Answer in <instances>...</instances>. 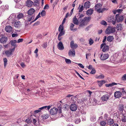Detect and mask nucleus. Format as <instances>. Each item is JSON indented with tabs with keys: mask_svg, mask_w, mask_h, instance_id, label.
<instances>
[{
	"mask_svg": "<svg viewBox=\"0 0 126 126\" xmlns=\"http://www.w3.org/2000/svg\"><path fill=\"white\" fill-rule=\"evenodd\" d=\"M116 31L115 27H112L110 26L108 27L106 29L105 33L106 34H110Z\"/></svg>",
	"mask_w": 126,
	"mask_h": 126,
	"instance_id": "obj_1",
	"label": "nucleus"
},
{
	"mask_svg": "<svg viewBox=\"0 0 126 126\" xmlns=\"http://www.w3.org/2000/svg\"><path fill=\"white\" fill-rule=\"evenodd\" d=\"M123 16L119 14H117L116 15V20L117 22H121L124 20Z\"/></svg>",
	"mask_w": 126,
	"mask_h": 126,
	"instance_id": "obj_2",
	"label": "nucleus"
},
{
	"mask_svg": "<svg viewBox=\"0 0 126 126\" xmlns=\"http://www.w3.org/2000/svg\"><path fill=\"white\" fill-rule=\"evenodd\" d=\"M108 19L110 22H111L113 25H115L116 22V16H115L114 15L111 16Z\"/></svg>",
	"mask_w": 126,
	"mask_h": 126,
	"instance_id": "obj_3",
	"label": "nucleus"
},
{
	"mask_svg": "<svg viewBox=\"0 0 126 126\" xmlns=\"http://www.w3.org/2000/svg\"><path fill=\"white\" fill-rule=\"evenodd\" d=\"M58 110L55 108H53L50 109V113L52 115H55L57 113Z\"/></svg>",
	"mask_w": 126,
	"mask_h": 126,
	"instance_id": "obj_4",
	"label": "nucleus"
},
{
	"mask_svg": "<svg viewBox=\"0 0 126 126\" xmlns=\"http://www.w3.org/2000/svg\"><path fill=\"white\" fill-rule=\"evenodd\" d=\"M70 109L71 111H75L77 109V106L75 104H72L70 105Z\"/></svg>",
	"mask_w": 126,
	"mask_h": 126,
	"instance_id": "obj_5",
	"label": "nucleus"
},
{
	"mask_svg": "<svg viewBox=\"0 0 126 126\" xmlns=\"http://www.w3.org/2000/svg\"><path fill=\"white\" fill-rule=\"evenodd\" d=\"M109 57V55L107 54H102L100 57L101 59L102 60H104L107 59Z\"/></svg>",
	"mask_w": 126,
	"mask_h": 126,
	"instance_id": "obj_6",
	"label": "nucleus"
},
{
	"mask_svg": "<svg viewBox=\"0 0 126 126\" xmlns=\"http://www.w3.org/2000/svg\"><path fill=\"white\" fill-rule=\"evenodd\" d=\"M109 95L108 94H107L103 95L101 97L102 100V101H106L109 99Z\"/></svg>",
	"mask_w": 126,
	"mask_h": 126,
	"instance_id": "obj_7",
	"label": "nucleus"
},
{
	"mask_svg": "<svg viewBox=\"0 0 126 126\" xmlns=\"http://www.w3.org/2000/svg\"><path fill=\"white\" fill-rule=\"evenodd\" d=\"M122 95V93L119 91H117L114 93V96L116 98L120 97Z\"/></svg>",
	"mask_w": 126,
	"mask_h": 126,
	"instance_id": "obj_8",
	"label": "nucleus"
},
{
	"mask_svg": "<svg viewBox=\"0 0 126 126\" xmlns=\"http://www.w3.org/2000/svg\"><path fill=\"white\" fill-rule=\"evenodd\" d=\"M58 49L61 50H63L64 48L62 42H60L57 45Z\"/></svg>",
	"mask_w": 126,
	"mask_h": 126,
	"instance_id": "obj_9",
	"label": "nucleus"
},
{
	"mask_svg": "<svg viewBox=\"0 0 126 126\" xmlns=\"http://www.w3.org/2000/svg\"><path fill=\"white\" fill-rule=\"evenodd\" d=\"M26 20L27 21L30 22L32 20H33L34 18V16L28 15L27 16Z\"/></svg>",
	"mask_w": 126,
	"mask_h": 126,
	"instance_id": "obj_10",
	"label": "nucleus"
},
{
	"mask_svg": "<svg viewBox=\"0 0 126 126\" xmlns=\"http://www.w3.org/2000/svg\"><path fill=\"white\" fill-rule=\"evenodd\" d=\"M35 12V10L33 8H31L30 9L28 12V15H34V14Z\"/></svg>",
	"mask_w": 126,
	"mask_h": 126,
	"instance_id": "obj_11",
	"label": "nucleus"
},
{
	"mask_svg": "<svg viewBox=\"0 0 126 126\" xmlns=\"http://www.w3.org/2000/svg\"><path fill=\"white\" fill-rule=\"evenodd\" d=\"M5 31L8 32H11L12 30V28L11 26H7L5 28Z\"/></svg>",
	"mask_w": 126,
	"mask_h": 126,
	"instance_id": "obj_12",
	"label": "nucleus"
},
{
	"mask_svg": "<svg viewBox=\"0 0 126 126\" xmlns=\"http://www.w3.org/2000/svg\"><path fill=\"white\" fill-rule=\"evenodd\" d=\"M75 52L74 49H73L70 50L68 53V54L69 56H74L75 55Z\"/></svg>",
	"mask_w": 126,
	"mask_h": 126,
	"instance_id": "obj_13",
	"label": "nucleus"
},
{
	"mask_svg": "<svg viewBox=\"0 0 126 126\" xmlns=\"http://www.w3.org/2000/svg\"><path fill=\"white\" fill-rule=\"evenodd\" d=\"M70 46L72 48H76L78 46L76 44H74V41H72L70 43Z\"/></svg>",
	"mask_w": 126,
	"mask_h": 126,
	"instance_id": "obj_14",
	"label": "nucleus"
},
{
	"mask_svg": "<svg viewBox=\"0 0 126 126\" xmlns=\"http://www.w3.org/2000/svg\"><path fill=\"white\" fill-rule=\"evenodd\" d=\"M7 38L6 37H1L0 40V42L2 43H4L7 41Z\"/></svg>",
	"mask_w": 126,
	"mask_h": 126,
	"instance_id": "obj_15",
	"label": "nucleus"
},
{
	"mask_svg": "<svg viewBox=\"0 0 126 126\" xmlns=\"http://www.w3.org/2000/svg\"><path fill=\"white\" fill-rule=\"evenodd\" d=\"M33 2L30 0H28L26 2V5L28 7H31L33 4Z\"/></svg>",
	"mask_w": 126,
	"mask_h": 126,
	"instance_id": "obj_16",
	"label": "nucleus"
},
{
	"mask_svg": "<svg viewBox=\"0 0 126 126\" xmlns=\"http://www.w3.org/2000/svg\"><path fill=\"white\" fill-rule=\"evenodd\" d=\"M117 84L120 85V84L119 83L117 84L115 82H112L111 83L107 84H105L106 87H112L114 85H116Z\"/></svg>",
	"mask_w": 126,
	"mask_h": 126,
	"instance_id": "obj_17",
	"label": "nucleus"
},
{
	"mask_svg": "<svg viewBox=\"0 0 126 126\" xmlns=\"http://www.w3.org/2000/svg\"><path fill=\"white\" fill-rule=\"evenodd\" d=\"M108 123H109L110 125L113 124L114 122V121L113 119H111L110 117L108 118V120L107 121Z\"/></svg>",
	"mask_w": 126,
	"mask_h": 126,
	"instance_id": "obj_18",
	"label": "nucleus"
},
{
	"mask_svg": "<svg viewBox=\"0 0 126 126\" xmlns=\"http://www.w3.org/2000/svg\"><path fill=\"white\" fill-rule=\"evenodd\" d=\"M106 10H107V9L105 8H104L102 9H101L100 8L98 9H97V10H96L99 13H103L104 11Z\"/></svg>",
	"mask_w": 126,
	"mask_h": 126,
	"instance_id": "obj_19",
	"label": "nucleus"
},
{
	"mask_svg": "<svg viewBox=\"0 0 126 126\" xmlns=\"http://www.w3.org/2000/svg\"><path fill=\"white\" fill-rule=\"evenodd\" d=\"M10 42L11 45L15 47L17 46L16 44V43L17 42L16 40H11Z\"/></svg>",
	"mask_w": 126,
	"mask_h": 126,
	"instance_id": "obj_20",
	"label": "nucleus"
},
{
	"mask_svg": "<svg viewBox=\"0 0 126 126\" xmlns=\"http://www.w3.org/2000/svg\"><path fill=\"white\" fill-rule=\"evenodd\" d=\"M96 118L95 115L92 114L91 116L90 120L94 122L96 120Z\"/></svg>",
	"mask_w": 126,
	"mask_h": 126,
	"instance_id": "obj_21",
	"label": "nucleus"
},
{
	"mask_svg": "<svg viewBox=\"0 0 126 126\" xmlns=\"http://www.w3.org/2000/svg\"><path fill=\"white\" fill-rule=\"evenodd\" d=\"M97 82L98 83V85L100 87L102 86L104 83H106L105 81L104 80H102L101 81H97Z\"/></svg>",
	"mask_w": 126,
	"mask_h": 126,
	"instance_id": "obj_22",
	"label": "nucleus"
},
{
	"mask_svg": "<svg viewBox=\"0 0 126 126\" xmlns=\"http://www.w3.org/2000/svg\"><path fill=\"white\" fill-rule=\"evenodd\" d=\"M73 21L74 24L76 25H78L79 24L78 20V19L75 16L73 19Z\"/></svg>",
	"mask_w": 126,
	"mask_h": 126,
	"instance_id": "obj_23",
	"label": "nucleus"
},
{
	"mask_svg": "<svg viewBox=\"0 0 126 126\" xmlns=\"http://www.w3.org/2000/svg\"><path fill=\"white\" fill-rule=\"evenodd\" d=\"M109 49V47L107 45H105L102 51L104 52H105L107 51H108Z\"/></svg>",
	"mask_w": 126,
	"mask_h": 126,
	"instance_id": "obj_24",
	"label": "nucleus"
},
{
	"mask_svg": "<svg viewBox=\"0 0 126 126\" xmlns=\"http://www.w3.org/2000/svg\"><path fill=\"white\" fill-rule=\"evenodd\" d=\"M93 102H93V104L92 103L91 101H90V104L89 105V106H91L92 105H93L94 106L97 103H96L97 101L96 99H93Z\"/></svg>",
	"mask_w": 126,
	"mask_h": 126,
	"instance_id": "obj_25",
	"label": "nucleus"
},
{
	"mask_svg": "<svg viewBox=\"0 0 126 126\" xmlns=\"http://www.w3.org/2000/svg\"><path fill=\"white\" fill-rule=\"evenodd\" d=\"M20 24V21H18L14 23V25L15 27L18 28Z\"/></svg>",
	"mask_w": 126,
	"mask_h": 126,
	"instance_id": "obj_26",
	"label": "nucleus"
},
{
	"mask_svg": "<svg viewBox=\"0 0 126 126\" xmlns=\"http://www.w3.org/2000/svg\"><path fill=\"white\" fill-rule=\"evenodd\" d=\"M93 12V9H89L87 10V15H91L92 14Z\"/></svg>",
	"mask_w": 126,
	"mask_h": 126,
	"instance_id": "obj_27",
	"label": "nucleus"
},
{
	"mask_svg": "<svg viewBox=\"0 0 126 126\" xmlns=\"http://www.w3.org/2000/svg\"><path fill=\"white\" fill-rule=\"evenodd\" d=\"M102 6V5L100 3H98L96 4L95 6V10L101 8Z\"/></svg>",
	"mask_w": 126,
	"mask_h": 126,
	"instance_id": "obj_28",
	"label": "nucleus"
},
{
	"mask_svg": "<svg viewBox=\"0 0 126 126\" xmlns=\"http://www.w3.org/2000/svg\"><path fill=\"white\" fill-rule=\"evenodd\" d=\"M113 39V36H108L107 38V40L109 42H111Z\"/></svg>",
	"mask_w": 126,
	"mask_h": 126,
	"instance_id": "obj_29",
	"label": "nucleus"
},
{
	"mask_svg": "<svg viewBox=\"0 0 126 126\" xmlns=\"http://www.w3.org/2000/svg\"><path fill=\"white\" fill-rule=\"evenodd\" d=\"M87 20V17H85L84 19L81 21L80 25L81 26H83L84 25L85 22Z\"/></svg>",
	"mask_w": 126,
	"mask_h": 126,
	"instance_id": "obj_30",
	"label": "nucleus"
},
{
	"mask_svg": "<svg viewBox=\"0 0 126 126\" xmlns=\"http://www.w3.org/2000/svg\"><path fill=\"white\" fill-rule=\"evenodd\" d=\"M74 25L73 23H71L70 24V29L72 31L73 30H76V29H74L73 27Z\"/></svg>",
	"mask_w": 126,
	"mask_h": 126,
	"instance_id": "obj_31",
	"label": "nucleus"
},
{
	"mask_svg": "<svg viewBox=\"0 0 126 126\" xmlns=\"http://www.w3.org/2000/svg\"><path fill=\"white\" fill-rule=\"evenodd\" d=\"M49 116V115L48 114H46L42 115V118L43 120H45L47 119Z\"/></svg>",
	"mask_w": 126,
	"mask_h": 126,
	"instance_id": "obj_32",
	"label": "nucleus"
},
{
	"mask_svg": "<svg viewBox=\"0 0 126 126\" xmlns=\"http://www.w3.org/2000/svg\"><path fill=\"white\" fill-rule=\"evenodd\" d=\"M12 51H6L5 52V53L6 55L8 56H10L12 54Z\"/></svg>",
	"mask_w": 126,
	"mask_h": 126,
	"instance_id": "obj_33",
	"label": "nucleus"
},
{
	"mask_svg": "<svg viewBox=\"0 0 126 126\" xmlns=\"http://www.w3.org/2000/svg\"><path fill=\"white\" fill-rule=\"evenodd\" d=\"M81 120L79 118H75V123L76 124H78L80 123Z\"/></svg>",
	"mask_w": 126,
	"mask_h": 126,
	"instance_id": "obj_34",
	"label": "nucleus"
},
{
	"mask_svg": "<svg viewBox=\"0 0 126 126\" xmlns=\"http://www.w3.org/2000/svg\"><path fill=\"white\" fill-rule=\"evenodd\" d=\"M23 14L22 13H19L17 16V18L19 19L23 17Z\"/></svg>",
	"mask_w": 126,
	"mask_h": 126,
	"instance_id": "obj_35",
	"label": "nucleus"
},
{
	"mask_svg": "<svg viewBox=\"0 0 126 126\" xmlns=\"http://www.w3.org/2000/svg\"><path fill=\"white\" fill-rule=\"evenodd\" d=\"M106 123L104 120H102L100 122V124L101 126H104L106 124Z\"/></svg>",
	"mask_w": 126,
	"mask_h": 126,
	"instance_id": "obj_36",
	"label": "nucleus"
},
{
	"mask_svg": "<svg viewBox=\"0 0 126 126\" xmlns=\"http://www.w3.org/2000/svg\"><path fill=\"white\" fill-rule=\"evenodd\" d=\"M59 32L63 31V25H60L59 28Z\"/></svg>",
	"mask_w": 126,
	"mask_h": 126,
	"instance_id": "obj_37",
	"label": "nucleus"
},
{
	"mask_svg": "<svg viewBox=\"0 0 126 126\" xmlns=\"http://www.w3.org/2000/svg\"><path fill=\"white\" fill-rule=\"evenodd\" d=\"M122 25L121 24H117L116 26V28L118 29V30H119V29L121 30V28Z\"/></svg>",
	"mask_w": 126,
	"mask_h": 126,
	"instance_id": "obj_38",
	"label": "nucleus"
},
{
	"mask_svg": "<svg viewBox=\"0 0 126 126\" xmlns=\"http://www.w3.org/2000/svg\"><path fill=\"white\" fill-rule=\"evenodd\" d=\"M124 106L123 105H121L120 106L119 108L120 111L122 112L124 109Z\"/></svg>",
	"mask_w": 126,
	"mask_h": 126,
	"instance_id": "obj_39",
	"label": "nucleus"
},
{
	"mask_svg": "<svg viewBox=\"0 0 126 126\" xmlns=\"http://www.w3.org/2000/svg\"><path fill=\"white\" fill-rule=\"evenodd\" d=\"M108 115L107 113H106L104 115V119L105 120V121H107L108 120Z\"/></svg>",
	"mask_w": 126,
	"mask_h": 126,
	"instance_id": "obj_40",
	"label": "nucleus"
},
{
	"mask_svg": "<svg viewBox=\"0 0 126 126\" xmlns=\"http://www.w3.org/2000/svg\"><path fill=\"white\" fill-rule=\"evenodd\" d=\"M46 14V12L44 10L42 11L41 13V16L42 17L45 16Z\"/></svg>",
	"mask_w": 126,
	"mask_h": 126,
	"instance_id": "obj_41",
	"label": "nucleus"
},
{
	"mask_svg": "<svg viewBox=\"0 0 126 126\" xmlns=\"http://www.w3.org/2000/svg\"><path fill=\"white\" fill-rule=\"evenodd\" d=\"M89 43L90 45H92L94 42V41L91 38H90L89 40Z\"/></svg>",
	"mask_w": 126,
	"mask_h": 126,
	"instance_id": "obj_42",
	"label": "nucleus"
},
{
	"mask_svg": "<svg viewBox=\"0 0 126 126\" xmlns=\"http://www.w3.org/2000/svg\"><path fill=\"white\" fill-rule=\"evenodd\" d=\"M104 77V76L103 74H101L97 76L96 78L99 79H103Z\"/></svg>",
	"mask_w": 126,
	"mask_h": 126,
	"instance_id": "obj_43",
	"label": "nucleus"
},
{
	"mask_svg": "<svg viewBox=\"0 0 126 126\" xmlns=\"http://www.w3.org/2000/svg\"><path fill=\"white\" fill-rule=\"evenodd\" d=\"M47 42H45L43 43L42 46L44 48H46L47 47Z\"/></svg>",
	"mask_w": 126,
	"mask_h": 126,
	"instance_id": "obj_44",
	"label": "nucleus"
},
{
	"mask_svg": "<svg viewBox=\"0 0 126 126\" xmlns=\"http://www.w3.org/2000/svg\"><path fill=\"white\" fill-rule=\"evenodd\" d=\"M77 98V97L76 96H74L73 95L71 98V99L74 102L75 101V100Z\"/></svg>",
	"mask_w": 126,
	"mask_h": 126,
	"instance_id": "obj_45",
	"label": "nucleus"
},
{
	"mask_svg": "<svg viewBox=\"0 0 126 126\" xmlns=\"http://www.w3.org/2000/svg\"><path fill=\"white\" fill-rule=\"evenodd\" d=\"M122 92V95L123 96H125L126 95V93L125 91L124 90V88H122L121 89Z\"/></svg>",
	"mask_w": 126,
	"mask_h": 126,
	"instance_id": "obj_46",
	"label": "nucleus"
},
{
	"mask_svg": "<svg viewBox=\"0 0 126 126\" xmlns=\"http://www.w3.org/2000/svg\"><path fill=\"white\" fill-rule=\"evenodd\" d=\"M65 62L67 64H70L71 63V61L69 59H68L65 58Z\"/></svg>",
	"mask_w": 126,
	"mask_h": 126,
	"instance_id": "obj_47",
	"label": "nucleus"
},
{
	"mask_svg": "<svg viewBox=\"0 0 126 126\" xmlns=\"http://www.w3.org/2000/svg\"><path fill=\"white\" fill-rule=\"evenodd\" d=\"M4 62V65L5 67L6 65L7 64V60L6 58H5L3 59Z\"/></svg>",
	"mask_w": 126,
	"mask_h": 126,
	"instance_id": "obj_48",
	"label": "nucleus"
},
{
	"mask_svg": "<svg viewBox=\"0 0 126 126\" xmlns=\"http://www.w3.org/2000/svg\"><path fill=\"white\" fill-rule=\"evenodd\" d=\"M43 108V110L45 109H47L48 110H49V109H50V106H44L42 107Z\"/></svg>",
	"mask_w": 126,
	"mask_h": 126,
	"instance_id": "obj_49",
	"label": "nucleus"
},
{
	"mask_svg": "<svg viewBox=\"0 0 126 126\" xmlns=\"http://www.w3.org/2000/svg\"><path fill=\"white\" fill-rule=\"evenodd\" d=\"M16 16H14V17H13V18L11 20L12 24H13L16 21Z\"/></svg>",
	"mask_w": 126,
	"mask_h": 126,
	"instance_id": "obj_50",
	"label": "nucleus"
},
{
	"mask_svg": "<svg viewBox=\"0 0 126 126\" xmlns=\"http://www.w3.org/2000/svg\"><path fill=\"white\" fill-rule=\"evenodd\" d=\"M60 33L59 34V37H61L64 34V32L63 31L59 32Z\"/></svg>",
	"mask_w": 126,
	"mask_h": 126,
	"instance_id": "obj_51",
	"label": "nucleus"
},
{
	"mask_svg": "<svg viewBox=\"0 0 126 126\" xmlns=\"http://www.w3.org/2000/svg\"><path fill=\"white\" fill-rule=\"evenodd\" d=\"M95 72L96 71L95 69L93 68L92 69V70L90 72V73L92 74H94L95 73Z\"/></svg>",
	"mask_w": 126,
	"mask_h": 126,
	"instance_id": "obj_52",
	"label": "nucleus"
},
{
	"mask_svg": "<svg viewBox=\"0 0 126 126\" xmlns=\"http://www.w3.org/2000/svg\"><path fill=\"white\" fill-rule=\"evenodd\" d=\"M13 14H11L9 17L8 19L9 20H11L13 18V17H14V16H15Z\"/></svg>",
	"mask_w": 126,
	"mask_h": 126,
	"instance_id": "obj_53",
	"label": "nucleus"
},
{
	"mask_svg": "<svg viewBox=\"0 0 126 126\" xmlns=\"http://www.w3.org/2000/svg\"><path fill=\"white\" fill-rule=\"evenodd\" d=\"M84 7H83V5H82L80 8H79V12H82L83 10V9L84 8Z\"/></svg>",
	"mask_w": 126,
	"mask_h": 126,
	"instance_id": "obj_54",
	"label": "nucleus"
},
{
	"mask_svg": "<svg viewBox=\"0 0 126 126\" xmlns=\"http://www.w3.org/2000/svg\"><path fill=\"white\" fill-rule=\"evenodd\" d=\"M100 23L102 25H107V22L104 20H103L101 21Z\"/></svg>",
	"mask_w": 126,
	"mask_h": 126,
	"instance_id": "obj_55",
	"label": "nucleus"
},
{
	"mask_svg": "<svg viewBox=\"0 0 126 126\" xmlns=\"http://www.w3.org/2000/svg\"><path fill=\"white\" fill-rule=\"evenodd\" d=\"M123 115L124 116V117L122 118V121L123 122H126V119L125 118L126 116H124L123 114Z\"/></svg>",
	"mask_w": 126,
	"mask_h": 126,
	"instance_id": "obj_56",
	"label": "nucleus"
},
{
	"mask_svg": "<svg viewBox=\"0 0 126 126\" xmlns=\"http://www.w3.org/2000/svg\"><path fill=\"white\" fill-rule=\"evenodd\" d=\"M76 63L77 64L78 66L82 68H84V66L81 63Z\"/></svg>",
	"mask_w": 126,
	"mask_h": 126,
	"instance_id": "obj_57",
	"label": "nucleus"
},
{
	"mask_svg": "<svg viewBox=\"0 0 126 126\" xmlns=\"http://www.w3.org/2000/svg\"><path fill=\"white\" fill-rule=\"evenodd\" d=\"M122 79L123 80H126V74L124 75L122 77Z\"/></svg>",
	"mask_w": 126,
	"mask_h": 126,
	"instance_id": "obj_58",
	"label": "nucleus"
},
{
	"mask_svg": "<svg viewBox=\"0 0 126 126\" xmlns=\"http://www.w3.org/2000/svg\"><path fill=\"white\" fill-rule=\"evenodd\" d=\"M18 34L17 33H13L12 35L13 37H16L18 36Z\"/></svg>",
	"mask_w": 126,
	"mask_h": 126,
	"instance_id": "obj_59",
	"label": "nucleus"
},
{
	"mask_svg": "<svg viewBox=\"0 0 126 126\" xmlns=\"http://www.w3.org/2000/svg\"><path fill=\"white\" fill-rule=\"evenodd\" d=\"M49 8V6L47 4L46 5H45V6L44 8V9H48V8Z\"/></svg>",
	"mask_w": 126,
	"mask_h": 126,
	"instance_id": "obj_60",
	"label": "nucleus"
},
{
	"mask_svg": "<svg viewBox=\"0 0 126 126\" xmlns=\"http://www.w3.org/2000/svg\"><path fill=\"white\" fill-rule=\"evenodd\" d=\"M16 7L19 9L21 8V6L18 4H17L15 6Z\"/></svg>",
	"mask_w": 126,
	"mask_h": 126,
	"instance_id": "obj_61",
	"label": "nucleus"
},
{
	"mask_svg": "<svg viewBox=\"0 0 126 126\" xmlns=\"http://www.w3.org/2000/svg\"><path fill=\"white\" fill-rule=\"evenodd\" d=\"M20 65L21 67H22L24 68L25 66V64L23 63H21Z\"/></svg>",
	"mask_w": 126,
	"mask_h": 126,
	"instance_id": "obj_62",
	"label": "nucleus"
},
{
	"mask_svg": "<svg viewBox=\"0 0 126 126\" xmlns=\"http://www.w3.org/2000/svg\"><path fill=\"white\" fill-rule=\"evenodd\" d=\"M23 39L22 38H20L19 39L17 40V42L18 43L22 42L23 41Z\"/></svg>",
	"mask_w": 126,
	"mask_h": 126,
	"instance_id": "obj_63",
	"label": "nucleus"
},
{
	"mask_svg": "<svg viewBox=\"0 0 126 126\" xmlns=\"http://www.w3.org/2000/svg\"><path fill=\"white\" fill-rule=\"evenodd\" d=\"M90 3L89 1H87V8H89L90 6Z\"/></svg>",
	"mask_w": 126,
	"mask_h": 126,
	"instance_id": "obj_64",
	"label": "nucleus"
}]
</instances>
